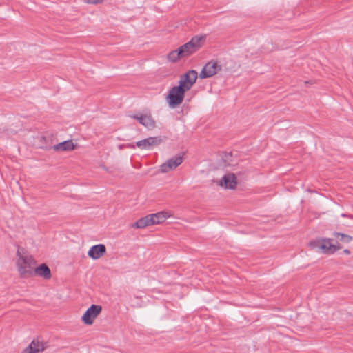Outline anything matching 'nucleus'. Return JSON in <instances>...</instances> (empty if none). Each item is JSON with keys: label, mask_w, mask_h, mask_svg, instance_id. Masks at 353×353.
<instances>
[{"label": "nucleus", "mask_w": 353, "mask_h": 353, "mask_svg": "<svg viewBox=\"0 0 353 353\" xmlns=\"http://www.w3.org/2000/svg\"><path fill=\"white\" fill-rule=\"evenodd\" d=\"M219 70V68L216 62H209L208 63L202 70L201 75L203 77H210L214 75L217 71Z\"/></svg>", "instance_id": "nucleus-5"}, {"label": "nucleus", "mask_w": 353, "mask_h": 353, "mask_svg": "<svg viewBox=\"0 0 353 353\" xmlns=\"http://www.w3.org/2000/svg\"><path fill=\"white\" fill-rule=\"evenodd\" d=\"M181 58H183L181 56V52H180L179 49L178 50H174L170 53L168 55V59L170 61L172 62L177 61Z\"/></svg>", "instance_id": "nucleus-13"}, {"label": "nucleus", "mask_w": 353, "mask_h": 353, "mask_svg": "<svg viewBox=\"0 0 353 353\" xmlns=\"http://www.w3.org/2000/svg\"><path fill=\"white\" fill-rule=\"evenodd\" d=\"M105 252V247L103 245H97L93 246L89 251L88 254L92 259L100 258Z\"/></svg>", "instance_id": "nucleus-8"}, {"label": "nucleus", "mask_w": 353, "mask_h": 353, "mask_svg": "<svg viewBox=\"0 0 353 353\" xmlns=\"http://www.w3.org/2000/svg\"><path fill=\"white\" fill-rule=\"evenodd\" d=\"M54 149L57 151H66L74 149V145L72 141H66L57 145Z\"/></svg>", "instance_id": "nucleus-11"}, {"label": "nucleus", "mask_w": 353, "mask_h": 353, "mask_svg": "<svg viewBox=\"0 0 353 353\" xmlns=\"http://www.w3.org/2000/svg\"><path fill=\"white\" fill-rule=\"evenodd\" d=\"M35 272L45 279L51 277L50 270L46 264H41L35 269Z\"/></svg>", "instance_id": "nucleus-10"}, {"label": "nucleus", "mask_w": 353, "mask_h": 353, "mask_svg": "<svg viewBox=\"0 0 353 353\" xmlns=\"http://www.w3.org/2000/svg\"><path fill=\"white\" fill-rule=\"evenodd\" d=\"M181 157H176L174 159H170L167 163L161 165L162 172H168L169 170L176 168L182 163Z\"/></svg>", "instance_id": "nucleus-6"}, {"label": "nucleus", "mask_w": 353, "mask_h": 353, "mask_svg": "<svg viewBox=\"0 0 353 353\" xmlns=\"http://www.w3.org/2000/svg\"><path fill=\"white\" fill-rule=\"evenodd\" d=\"M157 143V140L154 138H149L145 140L141 141L138 143V145L139 147H146L147 145H150L155 144Z\"/></svg>", "instance_id": "nucleus-15"}, {"label": "nucleus", "mask_w": 353, "mask_h": 353, "mask_svg": "<svg viewBox=\"0 0 353 353\" xmlns=\"http://www.w3.org/2000/svg\"><path fill=\"white\" fill-rule=\"evenodd\" d=\"M221 185L225 188H234L236 185V176L230 174L225 175L221 181Z\"/></svg>", "instance_id": "nucleus-7"}, {"label": "nucleus", "mask_w": 353, "mask_h": 353, "mask_svg": "<svg viewBox=\"0 0 353 353\" xmlns=\"http://www.w3.org/2000/svg\"><path fill=\"white\" fill-rule=\"evenodd\" d=\"M169 216L170 215L165 212H159L157 214H151L149 216L150 225H152L161 223L165 221Z\"/></svg>", "instance_id": "nucleus-9"}, {"label": "nucleus", "mask_w": 353, "mask_h": 353, "mask_svg": "<svg viewBox=\"0 0 353 353\" xmlns=\"http://www.w3.org/2000/svg\"><path fill=\"white\" fill-rule=\"evenodd\" d=\"M185 90H186L181 85L173 88L168 95L170 104L174 105L181 103L183 101Z\"/></svg>", "instance_id": "nucleus-2"}, {"label": "nucleus", "mask_w": 353, "mask_h": 353, "mask_svg": "<svg viewBox=\"0 0 353 353\" xmlns=\"http://www.w3.org/2000/svg\"><path fill=\"white\" fill-rule=\"evenodd\" d=\"M203 41L204 38L203 37H194L190 42L181 47L179 50L181 52L182 57L191 54L195 51L196 48L203 42Z\"/></svg>", "instance_id": "nucleus-1"}, {"label": "nucleus", "mask_w": 353, "mask_h": 353, "mask_svg": "<svg viewBox=\"0 0 353 353\" xmlns=\"http://www.w3.org/2000/svg\"><path fill=\"white\" fill-rule=\"evenodd\" d=\"M148 225H151L150 222L149 216H148L145 218L141 219L136 223V226L137 228H144V227H146Z\"/></svg>", "instance_id": "nucleus-14"}, {"label": "nucleus", "mask_w": 353, "mask_h": 353, "mask_svg": "<svg viewBox=\"0 0 353 353\" xmlns=\"http://www.w3.org/2000/svg\"><path fill=\"white\" fill-rule=\"evenodd\" d=\"M101 307L99 305H92L83 316V321L85 323L90 325L93 323L95 318L101 312Z\"/></svg>", "instance_id": "nucleus-3"}, {"label": "nucleus", "mask_w": 353, "mask_h": 353, "mask_svg": "<svg viewBox=\"0 0 353 353\" xmlns=\"http://www.w3.org/2000/svg\"><path fill=\"white\" fill-rule=\"evenodd\" d=\"M44 349L43 344L39 340L33 341L29 346L30 353H37Z\"/></svg>", "instance_id": "nucleus-12"}, {"label": "nucleus", "mask_w": 353, "mask_h": 353, "mask_svg": "<svg viewBox=\"0 0 353 353\" xmlns=\"http://www.w3.org/2000/svg\"><path fill=\"white\" fill-rule=\"evenodd\" d=\"M196 79V72L193 70L189 71L181 78L180 85L188 90L195 83Z\"/></svg>", "instance_id": "nucleus-4"}]
</instances>
